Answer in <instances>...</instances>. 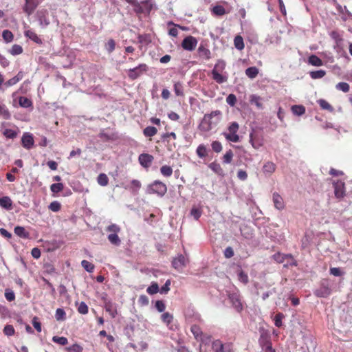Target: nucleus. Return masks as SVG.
<instances>
[{
    "label": "nucleus",
    "instance_id": "nucleus-60",
    "mask_svg": "<svg viewBox=\"0 0 352 352\" xmlns=\"http://www.w3.org/2000/svg\"><path fill=\"white\" fill-rule=\"evenodd\" d=\"M318 103H319L320 107L323 109L330 110V111H331L333 109V108L330 105V104L328 102H327L325 100L320 99L318 100Z\"/></svg>",
    "mask_w": 352,
    "mask_h": 352
},
{
    "label": "nucleus",
    "instance_id": "nucleus-62",
    "mask_svg": "<svg viewBox=\"0 0 352 352\" xmlns=\"http://www.w3.org/2000/svg\"><path fill=\"white\" fill-rule=\"evenodd\" d=\"M212 148L216 153H219L222 150V145L219 141H214L212 142Z\"/></svg>",
    "mask_w": 352,
    "mask_h": 352
},
{
    "label": "nucleus",
    "instance_id": "nucleus-19",
    "mask_svg": "<svg viewBox=\"0 0 352 352\" xmlns=\"http://www.w3.org/2000/svg\"><path fill=\"white\" fill-rule=\"evenodd\" d=\"M25 36L30 38V40L33 41L36 43H41L42 41L41 39L37 36V34L32 30H26L24 33Z\"/></svg>",
    "mask_w": 352,
    "mask_h": 352
},
{
    "label": "nucleus",
    "instance_id": "nucleus-56",
    "mask_svg": "<svg viewBox=\"0 0 352 352\" xmlns=\"http://www.w3.org/2000/svg\"><path fill=\"white\" fill-rule=\"evenodd\" d=\"M115 47L116 43L113 39H109L105 44V49L109 53H111L115 50Z\"/></svg>",
    "mask_w": 352,
    "mask_h": 352
},
{
    "label": "nucleus",
    "instance_id": "nucleus-46",
    "mask_svg": "<svg viewBox=\"0 0 352 352\" xmlns=\"http://www.w3.org/2000/svg\"><path fill=\"white\" fill-rule=\"evenodd\" d=\"M146 292L150 295H153L159 292V286L157 283H152V284L146 289Z\"/></svg>",
    "mask_w": 352,
    "mask_h": 352
},
{
    "label": "nucleus",
    "instance_id": "nucleus-61",
    "mask_svg": "<svg viewBox=\"0 0 352 352\" xmlns=\"http://www.w3.org/2000/svg\"><path fill=\"white\" fill-rule=\"evenodd\" d=\"M233 157V153L231 150L228 151L223 155V162L230 164Z\"/></svg>",
    "mask_w": 352,
    "mask_h": 352
},
{
    "label": "nucleus",
    "instance_id": "nucleus-11",
    "mask_svg": "<svg viewBox=\"0 0 352 352\" xmlns=\"http://www.w3.org/2000/svg\"><path fill=\"white\" fill-rule=\"evenodd\" d=\"M104 309L113 318H116L117 315V308L115 303L110 300H106L104 302Z\"/></svg>",
    "mask_w": 352,
    "mask_h": 352
},
{
    "label": "nucleus",
    "instance_id": "nucleus-47",
    "mask_svg": "<svg viewBox=\"0 0 352 352\" xmlns=\"http://www.w3.org/2000/svg\"><path fill=\"white\" fill-rule=\"evenodd\" d=\"M198 52L201 56H204L206 59H209L210 58V50L205 48L204 46H199L198 48Z\"/></svg>",
    "mask_w": 352,
    "mask_h": 352
},
{
    "label": "nucleus",
    "instance_id": "nucleus-7",
    "mask_svg": "<svg viewBox=\"0 0 352 352\" xmlns=\"http://www.w3.org/2000/svg\"><path fill=\"white\" fill-rule=\"evenodd\" d=\"M335 196L338 198H342L345 195L344 183L338 180L333 182Z\"/></svg>",
    "mask_w": 352,
    "mask_h": 352
},
{
    "label": "nucleus",
    "instance_id": "nucleus-9",
    "mask_svg": "<svg viewBox=\"0 0 352 352\" xmlns=\"http://www.w3.org/2000/svg\"><path fill=\"white\" fill-rule=\"evenodd\" d=\"M38 5V0H25V4L23 7V10L28 16L31 15Z\"/></svg>",
    "mask_w": 352,
    "mask_h": 352
},
{
    "label": "nucleus",
    "instance_id": "nucleus-52",
    "mask_svg": "<svg viewBox=\"0 0 352 352\" xmlns=\"http://www.w3.org/2000/svg\"><path fill=\"white\" fill-rule=\"evenodd\" d=\"M336 89L346 93L349 91V85L344 82H340L336 86Z\"/></svg>",
    "mask_w": 352,
    "mask_h": 352
},
{
    "label": "nucleus",
    "instance_id": "nucleus-13",
    "mask_svg": "<svg viewBox=\"0 0 352 352\" xmlns=\"http://www.w3.org/2000/svg\"><path fill=\"white\" fill-rule=\"evenodd\" d=\"M24 75L23 72H19L18 74L13 78L8 80L7 82L3 83L5 87H9L16 85L18 82L23 79Z\"/></svg>",
    "mask_w": 352,
    "mask_h": 352
},
{
    "label": "nucleus",
    "instance_id": "nucleus-40",
    "mask_svg": "<svg viewBox=\"0 0 352 352\" xmlns=\"http://www.w3.org/2000/svg\"><path fill=\"white\" fill-rule=\"evenodd\" d=\"M196 153L199 157H205L207 155L206 147L204 144L199 145L197 148Z\"/></svg>",
    "mask_w": 352,
    "mask_h": 352
},
{
    "label": "nucleus",
    "instance_id": "nucleus-4",
    "mask_svg": "<svg viewBox=\"0 0 352 352\" xmlns=\"http://www.w3.org/2000/svg\"><path fill=\"white\" fill-rule=\"evenodd\" d=\"M148 67L146 64H140L138 67L129 69L127 71V75L131 80H135L146 72Z\"/></svg>",
    "mask_w": 352,
    "mask_h": 352
},
{
    "label": "nucleus",
    "instance_id": "nucleus-3",
    "mask_svg": "<svg viewBox=\"0 0 352 352\" xmlns=\"http://www.w3.org/2000/svg\"><path fill=\"white\" fill-rule=\"evenodd\" d=\"M188 263V259L183 254H178L172 261V266L178 272H181Z\"/></svg>",
    "mask_w": 352,
    "mask_h": 352
},
{
    "label": "nucleus",
    "instance_id": "nucleus-22",
    "mask_svg": "<svg viewBox=\"0 0 352 352\" xmlns=\"http://www.w3.org/2000/svg\"><path fill=\"white\" fill-rule=\"evenodd\" d=\"M308 63L316 67H320L323 65L322 60L316 55H311L308 58Z\"/></svg>",
    "mask_w": 352,
    "mask_h": 352
},
{
    "label": "nucleus",
    "instance_id": "nucleus-6",
    "mask_svg": "<svg viewBox=\"0 0 352 352\" xmlns=\"http://www.w3.org/2000/svg\"><path fill=\"white\" fill-rule=\"evenodd\" d=\"M229 300L232 306L237 311H241L243 309V305L239 296L237 293H232L228 294Z\"/></svg>",
    "mask_w": 352,
    "mask_h": 352
},
{
    "label": "nucleus",
    "instance_id": "nucleus-57",
    "mask_svg": "<svg viewBox=\"0 0 352 352\" xmlns=\"http://www.w3.org/2000/svg\"><path fill=\"white\" fill-rule=\"evenodd\" d=\"M14 332H15L13 326L11 324L6 325L3 329V333H5V335H6L8 336H13L14 334Z\"/></svg>",
    "mask_w": 352,
    "mask_h": 352
},
{
    "label": "nucleus",
    "instance_id": "nucleus-15",
    "mask_svg": "<svg viewBox=\"0 0 352 352\" xmlns=\"http://www.w3.org/2000/svg\"><path fill=\"white\" fill-rule=\"evenodd\" d=\"M331 294V289L325 285H322L319 289L315 290L314 294L320 298L328 296Z\"/></svg>",
    "mask_w": 352,
    "mask_h": 352
},
{
    "label": "nucleus",
    "instance_id": "nucleus-59",
    "mask_svg": "<svg viewBox=\"0 0 352 352\" xmlns=\"http://www.w3.org/2000/svg\"><path fill=\"white\" fill-rule=\"evenodd\" d=\"M78 311L81 314H87L88 313V306L84 302H81L78 307Z\"/></svg>",
    "mask_w": 352,
    "mask_h": 352
},
{
    "label": "nucleus",
    "instance_id": "nucleus-31",
    "mask_svg": "<svg viewBox=\"0 0 352 352\" xmlns=\"http://www.w3.org/2000/svg\"><path fill=\"white\" fill-rule=\"evenodd\" d=\"M292 111L294 115L302 116L305 112V108L302 105H294L292 107Z\"/></svg>",
    "mask_w": 352,
    "mask_h": 352
},
{
    "label": "nucleus",
    "instance_id": "nucleus-44",
    "mask_svg": "<svg viewBox=\"0 0 352 352\" xmlns=\"http://www.w3.org/2000/svg\"><path fill=\"white\" fill-rule=\"evenodd\" d=\"M0 117L4 119H9L10 118V113L4 104H0Z\"/></svg>",
    "mask_w": 352,
    "mask_h": 352
},
{
    "label": "nucleus",
    "instance_id": "nucleus-12",
    "mask_svg": "<svg viewBox=\"0 0 352 352\" xmlns=\"http://www.w3.org/2000/svg\"><path fill=\"white\" fill-rule=\"evenodd\" d=\"M47 11L43 10L38 13V19L41 26L43 28L47 27L50 24V20L47 17Z\"/></svg>",
    "mask_w": 352,
    "mask_h": 352
},
{
    "label": "nucleus",
    "instance_id": "nucleus-36",
    "mask_svg": "<svg viewBox=\"0 0 352 352\" xmlns=\"http://www.w3.org/2000/svg\"><path fill=\"white\" fill-rule=\"evenodd\" d=\"M310 76L313 79H319L324 77L326 74V72L324 70H317V71H313L309 73Z\"/></svg>",
    "mask_w": 352,
    "mask_h": 352
},
{
    "label": "nucleus",
    "instance_id": "nucleus-26",
    "mask_svg": "<svg viewBox=\"0 0 352 352\" xmlns=\"http://www.w3.org/2000/svg\"><path fill=\"white\" fill-rule=\"evenodd\" d=\"M275 170L276 165L272 162H266L263 167V170L265 173L272 174L275 171Z\"/></svg>",
    "mask_w": 352,
    "mask_h": 352
},
{
    "label": "nucleus",
    "instance_id": "nucleus-29",
    "mask_svg": "<svg viewBox=\"0 0 352 352\" xmlns=\"http://www.w3.org/2000/svg\"><path fill=\"white\" fill-rule=\"evenodd\" d=\"M19 105L23 108H28L32 106L31 100L24 96L19 97Z\"/></svg>",
    "mask_w": 352,
    "mask_h": 352
},
{
    "label": "nucleus",
    "instance_id": "nucleus-63",
    "mask_svg": "<svg viewBox=\"0 0 352 352\" xmlns=\"http://www.w3.org/2000/svg\"><path fill=\"white\" fill-rule=\"evenodd\" d=\"M108 232H112V234H117L120 231V228L116 224H111L107 228Z\"/></svg>",
    "mask_w": 352,
    "mask_h": 352
},
{
    "label": "nucleus",
    "instance_id": "nucleus-5",
    "mask_svg": "<svg viewBox=\"0 0 352 352\" xmlns=\"http://www.w3.org/2000/svg\"><path fill=\"white\" fill-rule=\"evenodd\" d=\"M197 44V40L192 36H188L183 40L182 46L186 50L192 51L195 49Z\"/></svg>",
    "mask_w": 352,
    "mask_h": 352
},
{
    "label": "nucleus",
    "instance_id": "nucleus-49",
    "mask_svg": "<svg viewBox=\"0 0 352 352\" xmlns=\"http://www.w3.org/2000/svg\"><path fill=\"white\" fill-rule=\"evenodd\" d=\"M52 341L63 346L66 345L68 343L67 338L63 336H54L52 338Z\"/></svg>",
    "mask_w": 352,
    "mask_h": 352
},
{
    "label": "nucleus",
    "instance_id": "nucleus-10",
    "mask_svg": "<svg viewBox=\"0 0 352 352\" xmlns=\"http://www.w3.org/2000/svg\"><path fill=\"white\" fill-rule=\"evenodd\" d=\"M138 160L143 167L148 168L151 166L153 157L150 154L142 153L139 155Z\"/></svg>",
    "mask_w": 352,
    "mask_h": 352
},
{
    "label": "nucleus",
    "instance_id": "nucleus-55",
    "mask_svg": "<svg viewBox=\"0 0 352 352\" xmlns=\"http://www.w3.org/2000/svg\"><path fill=\"white\" fill-rule=\"evenodd\" d=\"M239 126L236 122H232L228 127V133L232 134H237Z\"/></svg>",
    "mask_w": 352,
    "mask_h": 352
},
{
    "label": "nucleus",
    "instance_id": "nucleus-14",
    "mask_svg": "<svg viewBox=\"0 0 352 352\" xmlns=\"http://www.w3.org/2000/svg\"><path fill=\"white\" fill-rule=\"evenodd\" d=\"M273 202L276 209L281 210L285 208L283 199L276 192L273 194Z\"/></svg>",
    "mask_w": 352,
    "mask_h": 352
},
{
    "label": "nucleus",
    "instance_id": "nucleus-24",
    "mask_svg": "<svg viewBox=\"0 0 352 352\" xmlns=\"http://www.w3.org/2000/svg\"><path fill=\"white\" fill-rule=\"evenodd\" d=\"M212 347L214 352H226L225 346L219 340H214L212 342Z\"/></svg>",
    "mask_w": 352,
    "mask_h": 352
},
{
    "label": "nucleus",
    "instance_id": "nucleus-39",
    "mask_svg": "<svg viewBox=\"0 0 352 352\" xmlns=\"http://www.w3.org/2000/svg\"><path fill=\"white\" fill-rule=\"evenodd\" d=\"M226 62L223 60H218L217 63L214 65V67L212 71H216L219 72H223L226 68Z\"/></svg>",
    "mask_w": 352,
    "mask_h": 352
},
{
    "label": "nucleus",
    "instance_id": "nucleus-64",
    "mask_svg": "<svg viewBox=\"0 0 352 352\" xmlns=\"http://www.w3.org/2000/svg\"><path fill=\"white\" fill-rule=\"evenodd\" d=\"M49 209L53 212H58L60 209V204L54 201L50 204Z\"/></svg>",
    "mask_w": 352,
    "mask_h": 352
},
{
    "label": "nucleus",
    "instance_id": "nucleus-21",
    "mask_svg": "<svg viewBox=\"0 0 352 352\" xmlns=\"http://www.w3.org/2000/svg\"><path fill=\"white\" fill-rule=\"evenodd\" d=\"M212 14L214 16H221L226 14V11L223 6L221 5L214 6L211 10Z\"/></svg>",
    "mask_w": 352,
    "mask_h": 352
},
{
    "label": "nucleus",
    "instance_id": "nucleus-20",
    "mask_svg": "<svg viewBox=\"0 0 352 352\" xmlns=\"http://www.w3.org/2000/svg\"><path fill=\"white\" fill-rule=\"evenodd\" d=\"M14 233L23 239H28L29 237V232L22 226H16L14 228Z\"/></svg>",
    "mask_w": 352,
    "mask_h": 352
},
{
    "label": "nucleus",
    "instance_id": "nucleus-42",
    "mask_svg": "<svg viewBox=\"0 0 352 352\" xmlns=\"http://www.w3.org/2000/svg\"><path fill=\"white\" fill-rule=\"evenodd\" d=\"M108 239L110 243L115 245H119L121 241L117 234H110L108 235Z\"/></svg>",
    "mask_w": 352,
    "mask_h": 352
},
{
    "label": "nucleus",
    "instance_id": "nucleus-25",
    "mask_svg": "<svg viewBox=\"0 0 352 352\" xmlns=\"http://www.w3.org/2000/svg\"><path fill=\"white\" fill-rule=\"evenodd\" d=\"M18 129H6L3 131V135L9 139H14L17 136Z\"/></svg>",
    "mask_w": 352,
    "mask_h": 352
},
{
    "label": "nucleus",
    "instance_id": "nucleus-41",
    "mask_svg": "<svg viewBox=\"0 0 352 352\" xmlns=\"http://www.w3.org/2000/svg\"><path fill=\"white\" fill-rule=\"evenodd\" d=\"M141 183L139 180L137 179H133L131 182V187L130 189L132 190L133 192L137 193L140 188H141Z\"/></svg>",
    "mask_w": 352,
    "mask_h": 352
},
{
    "label": "nucleus",
    "instance_id": "nucleus-38",
    "mask_svg": "<svg viewBox=\"0 0 352 352\" xmlns=\"http://www.w3.org/2000/svg\"><path fill=\"white\" fill-rule=\"evenodd\" d=\"M9 52L13 56L19 55L23 52V48L21 45L15 44L9 50Z\"/></svg>",
    "mask_w": 352,
    "mask_h": 352
},
{
    "label": "nucleus",
    "instance_id": "nucleus-2",
    "mask_svg": "<svg viewBox=\"0 0 352 352\" xmlns=\"http://www.w3.org/2000/svg\"><path fill=\"white\" fill-rule=\"evenodd\" d=\"M166 192V185L159 180H155L153 183L148 184L146 188V192L147 194H156L160 197H163Z\"/></svg>",
    "mask_w": 352,
    "mask_h": 352
},
{
    "label": "nucleus",
    "instance_id": "nucleus-43",
    "mask_svg": "<svg viewBox=\"0 0 352 352\" xmlns=\"http://www.w3.org/2000/svg\"><path fill=\"white\" fill-rule=\"evenodd\" d=\"M223 135L225 136V138L227 140L232 142L236 143V142H239L240 140L239 136L238 135V134L224 133Z\"/></svg>",
    "mask_w": 352,
    "mask_h": 352
},
{
    "label": "nucleus",
    "instance_id": "nucleus-18",
    "mask_svg": "<svg viewBox=\"0 0 352 352\" xmlns=\"http://www.w3.org/2000/svg\"><path fill=\"white\" fill-rule=\"evenodd\" d=\"M250 102L252 104H254L259 109H262L263 108L262 98L256 95H252L250 98Z\"/></svg>",
    "mask_w": 352,
    "mask_h": 352
},
{
    "label": "nucleus",
    "instance_id": "nucleus-54",
    "mask_svg": "<svg viewBox=\"0 0 352 352\" xmlns=\"http://www.w3.org/2000/svg\"><path fill=\"white\" fill-rule=\"evenodd\" d=\"M236 97L234 94H230L226 98V102L230 106L234 107L236 103Z\"/></svg>",
    "mask_w": 352,
    "mask_h": 352
},
{
    "label": "nucleus",
    "instance_id": "nucleus-35",
    "mask_svg": "<svg viewBox=\"0 0 352 352\" xmlns=\"http://www.w3.org/2000/svg\"><path fill=\"white\" fill-rule=\"evenodd\" d=\"M208 167L218 175L223 174V170L219 164L217 162H212L208 165Z\"/></svg>",
    "mask_w": 352,
    "mask_h": 352
},
{
    "label": "nucleus",
    "instance_id": "nucleus-58",
    "mask_svg": "<svg viewBox=\"0 0 352 352\" xmlns=\"http://www.w3.org/2000/svg\"><path fill=\"white\" fill-rule=\"evenodd\" d=\"M284 318V315L282 313L277 314L274 317V324L277 327L282 326V320Z\"/></svg>",
    "mask_w": 352,
    "mask_h": 352
},
{
    "label": "nucleus",
    "instance_id": "nucleus-28",
    "mask_svg": "<svg viewBox=\"0 0 352 352\" xmlns=\"http://www.w3.org/2000/svg\"><path fill=\"white\" fill-rule=\"evenodd\" d=\"M258 74V69L256 67H250L245 69V74L250 78H254Z\"/></svg>",
    "mask_w": 352,
    "mask_h": 352
},
{
    "label": "nucleus",
    "instance_id": "nucleus-51",
    "mask_svg": "<svg viewBox=\"0 0 352 352\" xmlns=\"http://www.w3.org/2000/svg\"><path fill=\"white\" fill-rule=\"evenodd\" d=\"M63 184L62 183H54L51 185L50 190L54 193H58L63 190Z\"/></svg>",
    "mask_w": 352,
    "mask_h": 352
},
{
    "label": "nucleus",
    "instance_id": "nucleus-37",
    "mask_svg": "<svg viewBox=\"0 0 352 352\" xmlns=\"http://www.w3.org/2000/svg\"><path fill=\"white\" fill-rule=\"evenodd\" d=\"M162 320L163 322L166 324L168 326L173 320V316L168 312H165L161 316Z\"/></svg>",
    "mask_w": 352,
    "mask_h": 352
},
{
    "label": "nucleus",
    "instance_id": "nucleus-27",
    "mask_svg": "<svg viewBox=\"0 0 352 352\" xmlns=\"http://www.w3.org/2000/svg\"><path fill=\"white\" fill-rule=\"evenodd\" d=\"M142 4L146 13H149L155 6V1L154 0H144Z\"/></svg>",
    "mask_w": 352,
    "mask_h": 352
},
{
    "label": "nucleus",
    "instance_id": "nucleus-16",
    "mask_svg": "<svg viewBox=\"0 0 352 352\" xmlns=\"http://www.w3.org/2000/svg\"><path fill=\"white\" fill-rule=\"evenodd\" d=\"M0 206L7 210L12 208V201L8 196H4L0 198Z\"/></svg>",
    "mask_w": 352,
    "mask_h": 352
},
{
    "label": "nucleus",
    "instance_id": "nucleus-45",
    "mask_svg": "<svg viewBox=\"0 0 352 352\" xmlns=\"http://www.w3.org/2000/svg\"><path fill=\"white\" fill-rule=\"evenodd\" d=\"M160 173L165 177H170L173 174V169L170 166L164 165L160 168Z\"/></svg>",
    "mask_w": 352,
    "mask_h": 352
},
{
    "label": "nucleus",
    "instance_id": "nucleus-32",
    "mask_svg": "<svg viewBox=\"0 0 352 352\" xmlns=\"http://www.w3.org/2000/svg\"><path fill=\"white\" fill-rule=\"evenodd\" d=\"M157 132V129L155 126H147L144 129V135L146 137H153L154 136Z\"/></svg>",
    "mask_w": 352,
    "mask_h": 352
},
{
    "label": "nucleus",
    "instance_id": "nucleus-30",
    "mask_svg": "<svg viewBox=\"0 0 352 352\" xmlns=\"http://www.w3.org/2000/svg\"><path fill=\"white\" fill-rule=\"evenodd\" d=\"M234 47L239 50H242L244 49V42L242 36L238 35L234 39Z\"/></svg>",
    "mask_w": 352,
    "mask_h": 352
},
{
    "label": "nucleus",
    "instance_id": "nucleus-48",
    "mask_svg": "<svg viewBox=\"0 0 352 352\" xmlns=\"http://www.w3.org/2000/svg\"><path fill=\"white\" fill-rule=\"evenodd\" d=\"M81 265L88 272H92L94 270V265L86 260L82 261Z\"/></svg>",
    "mask_w": 352,
    "mask_h": 352
},
{
    "label": "nucleus",
    "instance_id": "nucleus-33",
    "mask_svg": "<svg viewBox=\"0 0 352 352\" xmlns=\"http://www.w3.org/2000/svg\"><path fill=\"white\" fill-rule=\"evenodd\" d=\"M55 318L58 321H63L66 319V313L63 309L58 308L56 310Z\"/></svg>",
    "mask_w": 352,
    "mask_h": 352
},
{
    "label": "nucleus",
    "instance_id": "nucleus-50",
    "mask_svg": "<svg viewBox=\"0 0 352 352\" xmlns=\"http://www.w3.org/2000/svg\"><path fill=\"white\" fill-rule=\"evenodd\" d=\"M2 37L6 43H10L13 39V34L10 30H6L3 31Z\"/></svg>",
    "mask_w": 352,
    "mask_h": 352
},
{
    "label": "nucleus",
    "instance_id": "nucleus-1",
    "mask_svg": "<svg viewBox=\"0 0 352 352\" xmlns=\"http://www.w3.org/2000/svg\"><path fill=\"white\" fill-rule=\"evenodd\" d=\"M222 113L219 110H215L210 113L205 114L199 128L201 131L208 132L217 126L221 120Z\"/></svg>",
    "mask_w": 352,
    "mask_h": 352
},
{
    "label": "nucleus",
    "instance_id": "nucleus-17",
    "mask_svg": "<svg viewBox=\"0 0 352 352\" xmlns=\"http://www.w3.org/2000/svg\"><path fill=\"white\" fill-rule=\"evenodd\" d=\"M211 74L212 78L219 84H222L228 80V77L221 74L219 72L212 70Z\"/></svg>",
    "mask_w": 352,
    "mask_h": 352
},
{
    "label": "nucleus",
    "instance_id": "nucleus-23",
    "mask_svg": "<svg viewBox=\"0 0 352 352\" xmlns=\"http://www.w3.org/2000/svg\"><path fill=\"white\" fill-rule=\"evenodd\" d=\"M174 91L177 96H184V86L180 82H175L174 83Z\"/></svg>",
    "mask_w": 352,
    "mask_h": 352
},
{
    "label": "nucleus",
    "instance_id": "nucleus-34",
    "mask_svg": "<svg viewBox=\"0 0 352 352\" xmlns=\"http://www.w3.org/2000/svg\"><path fill=\"white\" fill-rule=\"evenodd\" d=\"M98 183L102 186H106L109 183V179L106 174L100 173L97 178Z\"/></svg>",
    "mask_w": 352,
    "mask_h": 352
},
{
    "label": "nucleus",
    "instance_id": "nucleus-8",
    "mask_svg": "<svg viewBox=\"0 0 352 352\" xmlns=\"http://www.w3.org/2000/svg\"><path fill=\"white\" fill-rule=\"evenodd\" d=\"M21 143L23 146L26 149L32 148L34 143L32 135L30 133H23L21 138Z\"/></svg>",
    "mask_w": 352,
    "mask_h": 352
},
{
    "label": "nucleus",
    "instance_id": "nucleus-53",
    "mask_svg": "<svg viewBox=\"0 0 352 352\" xmlns=\"http://www.w3.org/2000/svg\"><path fill=\"white\" fill-rule=\"evenodd\" d=\"M191 332L197 340L199 339L202 333L201 329L197 325H192L191 327Z\"/></svg>",
    "mask_w": 352,
    "mask_h": 352
}]
</instances>
